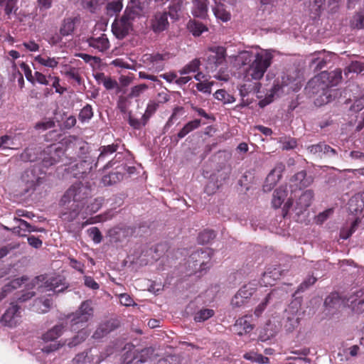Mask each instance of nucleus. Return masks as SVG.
Masks as SVG:
<instances>
[{"instance_id":"f257e3e1","label":"nucleus","mask_w":364,"mask_h":364,"mask_svg":"<svg viewBox=\"0 0 364 364\" xmlns=\"http://www.w3.org/2000/svg\"><path fill=\"white\" fill-rule=\"evenodd\" d=\"M90 190L82 183L71 186L62 196L60 205L61 207L60 217L66 222H72L77 218L82 211L84 218L88 215L97 212L102 207L104 199L97 198L90 203L88 198Z\"/></svg>"},{"instance_id":"f03ea898","label":"nucleus","mask_w":364,"mask_h":364,"mask_svg":"<svg viewBox=\"0 0 364 364\" xmlns=\"http://www.w3.org/2000/svg\"><path fill=\"white\" fill-rule=\"evenodd\" d=\"M239 58L241 59L242 65L250 63L248 68L244 71V80L250 82L259 80L263 77L272 63L274 55L269 50L262 49L254 55L252 52L242 51Z\"/></svg>"},{"instance_id":"7ed1b4c3","label":"nucleus","mask_w":364,"mask_h":364,"mask_svg":"<svg viewBox=\"0 0 364 364\" xmlns=\"http://www.w3.org/2000/svg\"><path fill=\"white\" fill-rule=\"evenodd\" d=\"M63 149L53 145L41 151L40 147L26 148L20 155L21 160L25 162H33L41 159V166L48 168L59 162L63 155Z\"/></svg>"},{"instance_id":"20e7f679","label":"nucleus","mask_w":364,"mask_h":364,"mask_svg":"<svg viewBox=\"0 0 364 364\" xmlns=\"http://www.w3.org/2000/svg\"><path fill=\"white\" fill-rule=\"evenodd\" d=\"M41 166L40 164H35L23 173L21 181L26 193L35 191L43 183L45 171L42 170Z\"/></svg>"},{"instance_id":"39448f33","label":"nucleus","mask_w":364,"mask_h":364,"mask_svg":"<svg viewBox=\"0 0 364 364\" xmlns=\"http://www.w3.org/2000/svg\"><path fill=\"white\" fill-rule=\"evenodd\" d=\"M92 315L93 309L90 303L88 301H83L78 310L67 316V318L70 321L71 330L75 331L80 328H84L83 326Z\"/></svg>"},{"instance_id":"423d86ee","label":"nucleus","mask_w":364,"mask_h":364,"mask_svg":"<svg viewBox=\"0 0 364 364\" xmlns=\"http://www.w3.org/2000/svg\"><path fill=\"white\" fill-rule=\"evenodd\" d=\"M288 190L287 186H280L275 189L272 199V205L274 208L277 209L281 208L284 203V206L282 209V214L283 218H285L290 209L293 206V198L291 197L287 198Z\"/></svg>"},{"instance_id":"0eeeda50","label":"nucleus","mask_w":364,"mask_h":364,"mask_svg":"<svg viewBox=\"0 0 364 364\" xmlns=\"http://www.w3.org/2000/svg\"><path fill=\"white\" fill-rule=\"evenodd\" d=\"M169 58L170 54L168 53H146L141 56V61L149 70L159 73L164 69L165 61L168 60Z\"/></svg>"},{"instance_id":"6e6552de","label":"nucleus","mask_w":364,"mask_h":364,"mask_svg":"<svg viewBox=\"0 0 364 364\" xmlns=\"http://www.w3.org/2000/svg\"><path fill=\"white\" fill-rule=\"evenodd\" d=\"M342 70L337 68L333 71H323L315 77L314 80L323 91L331 87L336 86L341 81Z\"/></svg>"},{"instance_id":"1a4fd4ad","label":"nucleus","mask_w":364,"mask_h":364,"mask_svg":"<svg viewBox=\"0 0 364 364\" xmlns=\"http://www.w3.org/2000/svg\"><path fill=\"white\" fill-rule=\"evenodd\" d=\"M173 7H169V11H157L154 14L149 20L150 29L154 33H160L168 29L169 23L168 21V16H171L172 18H174V15L172 14Z\"/></svg>"},{"instance_id":"9d476101","label":"nucleus","mask_w":364,"mask_h":364,"mask_svg":"<svg viewBox=\"0 0 364 364\" xmlns=\"http://www.w3.org/2000/svg\"><path fill=\"white\" fill-rule=\"evenodd\" d=\"M213 255V250L209 248L200 249L191 255L190 259L194 263L195 269L199 266L198 271L203 272L210 268V262Z\"/></svg>"},{"instance_id":"9b49d317","label":"nucleus","mask_w":364,"mask_h":364,"mask_svg":"<svg viewBox=\"0 0 364 364\" xmlns=\"http://www.w3.org/2000/svg\"><path fill=\"white\" fill-rule=\"evenodd\" d=\"M307 152L315 158H332L338 153L336 150L324 142L309 145L306 147Z\"/></svg>"},{"instance_id":"f8f14e48","label":"nucleus","mask_w":364,"mask_h":364,"mask_svg":"<svg viewBox=\"0 0 364 364\" xmlns=\"http://www.w3.org/2000/svg\"><path fill=\"white\" fill-rule=\"evenodd\" d=\"M11 306L6 309L1 318V323L6 326L14 327L21 318L20 307L17 304L11 303Z\"/></svg>"},{"instance_id":"ddd939ff","label":"nucleus","mask_w":364,"mask_h":364,"mask_svg":"<svg viewBox=\"0 0 364 364\" xmlns=\"http://www.w3.org/2000/svg\"><path fill=\"white\" fill-rule=\"evenodd\" d=\"M285 169V165L280 162L277 163L274 168L267 175L263 185L264 191H270L282 178L283 171Z\"/></svg>"},{"instance_id":"4468645a","label":"nucleus","mask_w":364,"mask_h":364,"mask_svg":"<svg viewBox=\"0 0 364 364\" xmlns=\"http://www.w3.org/2000/svg\"><path fill=\"white\" fill-rule=\"evenodd\" d=\"M68 287L65 279L60 277H50L44 283V289L46 291H52L55 294L63 292Z\"/></svg>"},{"instance_id":"2eb2a0df","label":"nucleus","mask_w":364,"mask_h":364,"mask_svg":"<svg viewBox=\"0 0 364 364\" xmlns=\"http://www.w3.org/2000/svg\"><path fill=\"white\" fill-rule=\"evenodd\" d=\"M86 42L90 47L97 50L98 52L104 53L110 47L109 39L105 33L101 34L98 37L91 36L87 38Z\"/></svg>"},{"instance_id":"dca6fc26","label":"nucleus","mask_w":364,"mask_h":364,"mask_svg":"<svg viewBox=\"0 0 364 364\" xmlns=\"http://www.w3.org/2000/svg\"><path fill=\"white\" fill-rule=\"evenodd\" d=\"M314 198V192L311 190H306L301 193L296 202L294 210L297 215L303 213L311 204Z\"/></svg>"},{"instance_id":"f3484780","label":"nucleus","mask_w":364,"mask_h":364,"mask_svg":"<svg viewBox=\"0 0 364 364\" xmlns=\"http://www.w3.org/2000/svg\"><path fill=\"white\" fill-rule=\"evenodd\" d=\"M132 29V23L121 17L119 22L113 23L112 31L117 38L122 39L127 36Z\"/></svg>"},{"instance_id":"a211bd4d","label":"nucleus","mask_w":364,"mask_h":364,"mask_svg":"<svg viewBox=\"0 0 364 364\" xmlns=\"http://www.w3.org/2000/svg\"><path fill=\"white\" fill-rule=\"evenodd\" d=\"M209 51L213 54L208 56L210 63H213L216 67L223 64L226 60V48L223 46H213L209 48Z\"/></svg>"},{"instance_id":"6ab92c4d","label":"nucleus","mask_w":364,"mask_h":364,"mask_svg":"<svg viewBox=\"0 0 364 364\" xmlns=\"http://www.w3.org/2000/svg\"><path fill=\"white\" fill-rule=\"evenodd\" d=\"M348 210L353 214L361 213L364 209V193H358L352 196L348 201Z\"/></svg>"},{"instance_id":"aec40b11","label":"nucleus","mask_w":364,"mask_h":364,"mask_svg":"<svg viewBox=\"0 0 364 364\" xmlns=\"http://www.w3.org/2000/svg\"><path fill=\"white\" fill-rule=\"evenodd\" d=\"M294 80L293 77L287 74H283L281 77V79H277L275 81L272 90L271 95L268 97H274V95H279V92L283 89V87L289 86L293 81Z\"/></svg>"},{"instance_id":"412c9836","label":"nucleus","mask_w":364,"mask_h":364,"mask_svg":"<svg viewBox=\"0 0 364 364\" xmlns=\"http://www.w3.org/2000/svg\"><path fill=\"white\" fill-rule=\"evenodd\" d=\"M120 142L121 140L118 139L112 144L101 146L99 149L100 153L97 157L96 165L100 161H105L108 156L115 153L119 149Z\"/></svg>"},{"instance_id":"4be33fe9","label":"nucleus","mask_w":364,"mask_h":364,"mask_svg":"<svg viewBox=\"0 0 364 364\" xmlns=\"http://www.w3.org/2000/svg\"><path fill=\"white\" fill-rule=\"evenodd\" d=\"M78 21L77 17H68L63 19L60 28V34L62 36L72 35L75 29L76 22Z\"/></svg>"},{"instance_id":"5701e85b","label":"nucleus","mask_w":364,"mask_h":364,"mask_svg":"<svg viewBox=\"0 0 364 364\" xmlns=\"http://www.w3.org/2000/svg\"><path fill=\"white\" fill-rule=\"evenodd\" d=\"M201 125V120L199 119H195L193 120L187 122L182 129L178 132L177 138L181 139L184 138L190 132L198 129Z\"/></svg>"},{"instance_id":"b1692460","label":"nucleus","mask_w":364,"mask_h":364,"mask_svg":"<svg viewBox=\"0 0 364 364\" xmlns=\"http://www.w3.org/2000/svg\"><path fill=\"white\" fill-rule=\"evenodd\" d=\"M207 0H193V9L192 14L194 16L205 18L207 16Z\"/></svg>"},{"instance_id":"393cba45","label":"nucleus","mask_w":364,"mask_h":364,"mask_svg":"<svg viewBox=\"0 0 364 364\" xmlns=\"http://www.w3.org/2000/svg\"><path fill=\"white\" fill-rule=\"evenodd\" d=\"M59 59V58L49 57L46 54L38 55L34 58V60L40 65L53 69L58 67Z\"/></svg>"},{"instance_id":"a878e982","label":"nucleus","mask_w":364,"mask_h":364,"mask_svg":"<svg viewBox=\"0 0 364 364\" xmlns=\"http://www.w3.org/2000/svg\"><path fill=\"white\" fill-rule=\"evenodd\" d=\"M291 181L294 183V186L299 187V189L308 186L311 182V178H306V172L305 171H301L294 174Z\"/></svg>"},{"instance_id":"bb28decb","label":"nucleus","mask_w":364,"mask_h":364,"mask_svg":"<svg viewBox=\"0 0 364 364\" xmlns=\"http://www.w3.org/2000/svg\"><path fill=\"white\" fill-rule=\"evenodd\" d=\"M63 328L64 326L62 324L55 325L43 335L42 339L46 342L53 341L62 335Z\"/></svg>"},{"instance_id":"cd10ccee","label":"nucleus","mask_w":364,"mask_h":364,"mask_svg":"<svg viewBox=\"0 0 364 364\" xmlns=\"http://www.w3.org/2000/svg\"><path fill=\"white\" fill-rule=\"evenodd\" d=\"M188 28L194 36H200L203 32L208 31L205 25L196 20L188 21Z\"/></svg>"},{"instance_id":"c85d7f7f","label":"nucleus","mask_w":364,"mask_h":364,"mask_svg":"<svg viewBox=\"0 0 364 364\" xmlns=\"http://www.w3.org/2000/svg\"><path fill=\"white\" fill-rule=\"evenodd\" d=\"M291 353L298 355V357H289V360H297L299 364H310L311 363V359L306 358V356L310 353L309 348H304L301 350H296L291 351Z\"/></svg>"},{"instance_id":"c756f323","label":"nucleus","mask_w":364,"mask_h":364,"mask_svg":"<svg viewBox=\"0 0 364 364\" xmlns=\"http://www.w3.org/2000/svg\"><path fill=\"white\" fill-rule=\"evenodd\" d=\"M52 305V301L49 299H37L34 301L33 307L35 311L39 314L48 312Z\"/></svg>"},{"instance_id":"7c9ffc66","label":"nucleus","mask_w":364,"mask_h":364,"mask_svg":"<svg viewBox=\"0 0 364 364\" xmlns=\"http://www.w3.org/2000/svg\"><path fill=\"white\" fill-rule=\"evenodd\" d=\"M77 335L75 336L72 340L68 343L70 348H73L74 346H77L78 344L83 342L89 336L90 333L87 329L82 328L81 329L78 328Z\"/></svg>"},{"instance_id":"2f4dec72","label":"nucleus","mask_w":364,"mask_h":364,"mask_svg":"<svg viewBox=\"0 0 364 364\" xmlns=\"http://www.w3.org/2000/svg\"><path fill=\"white\" fill-rule=\"evenodd\" d=\"M124 175L118 171L111 172L108 175L103 176L102 181L104 185L111 186L117 183L123 179Z\"/></svg>"},{"instance_id":"473e14b6","label":"nucleus","mask_w":364,"mask_h":364,"mask_svg":"<svg viewBox=\"0 0 364 364\" xmlns=\"http://www.w3.org/2000/svg\"><path fill=\"white\" fill-rule=\"evenodd\" d=\"M256 287V284L250 283L247 284H245L238 290V295H241L242 297H243V299H246L248 301V300L255 293L257 288Z\"/></svg>"},{"instance_id":"72a5a7b5","label":"nucleus","mask_w":364,"mask_h":364,"mask_svg":"<svg viewBox=\"0 0 364 364\" xmlns=\"http://www.w3.org/2000/svg\"><path fill=\"white\" fill-rule=\"evenodd\" d=\"M216 236L214 230H204L200 232L198 236V242L201 245L208 244L211 242Z\"/></svg>"},{"instance_id":"f704fd0d","label":"nucleus","mask_w":364,"mask_h":364,"mask_svg":"<svg viewBox=\"0 0 364 364\" xmlns=\"http://www.w3.org/2000/svg\"><path fill=\"white\" fill-rule=\"evenodd\" d=\"M215 311L210 309H202L197 311L194 316V321L196 322H203L208 318L213 317Z\"/></svg>"},{"instance_id":"c9c22d12","label":"nucleus","mask_w":364,"mask_h":364,"mask_svg":"<svg viewBox=\"0 0 364 364\" xmlns=\"http://www.w3.org/2000/svg\"><path fill=\"white\" fill-rule=\"evenodd\" d=\"M214 97L215 99L223 102L224 104H230L235 101V98L232 95L223 89L217 90L214 93Z\"/></svg>"},{"instance_id":"e433bc0d","label":"nucleus","mask_w":364,"mask_h":364,"mask_svg":"<svg viewBox=\"0 0 364 364\" xmlns=\"http://www.w3.org/2000/svg\"><path fill=\"white\" fill-rule=\"evenodd\" d=\"M200 66V61L198 58H195L191 60L188 64L185 65L181 70H179V73L181 75H186L190 74L191 73H195L198 70Z\"/></svg>"},{"instance_id":"4c0bfd02","label":"nucleus","mask_w":364,"mask_h":364,"mask_svg":"<svg viewBox=\"0 0 364 364\" xmlns=\"http://www.w3.org/2000/svg\"><path fill=\"white\" fill-rule=\"evenodd\" d=\"M159 107V103L155 101H150L148 103L145 112L142 115L145 123H148L149 119L156 112Z\"/></svg>"},{"instance_id":"58836bf2","label":"nucleus","mask_w":364,"mask_h":364,"mask_svg":"<svg viewBox=\"0 0 364 364\" xmlns=\"http://www.w3.org/2000/svg\"><path fill=\"white\" fill-rule=\"evenodd\" d=\"M213 12L217 18L221 19L223 21L230 20V14L227 11L223 4L217 5L213 8Z\"/></svg>"},{"instance_id":"ea45409f","label":"nucleus","mask_w":364,"mask_h":364,"mask_svg":"<svg viewBox=\"0 0 364 364\" xmlns=\"http://www.w3.org/2000/svg\"><path fill=\"white\" fill-rule=\"evenodd\" d=\"M16 222L18 223V226L14 228V232L18 233L20 236H26V232H28L31 225L22 219H17Z\"/></svg>"},{"instance_id":"a19ab883","label":"nucleus","mask_w":364,"mask_h":364,"mask_svg":"<svg viewBox=\"0 0 364 364\" xmlns=\"http://www.w3.org/2000/svg\"><path fill=\"white\" fill-rule=\"evenodd\" d=\"M235 326L242 328V331L238 333L239 335L250 333L253 329V326L247 320L246 317L237 319Z\"/></svg>"},{"instance_id":"79ce46f5","label":"nucleus","mask_w":364,"mask_h":364,"mask_svg":"<svg viewBox=\"0 0 364 364\" xmlns=\"http://www.w3.org/2000/svg\"><path fill=\"white\" fill-rule=\"evenodd\" d=\"M317 281V278L313 274L309 275L298 287L296 293L303 292L313 286Z\"/></svg>"},{"instance_id":"37998d69","label":"nucleus","mask_w":364,"mask_h":364,"mask_svg":"<svg viewBox=\"0 0 364 364\" xmlns=\"http://www.w3.org/2000/svg\"><path fill=\"white\" fill-rule=\"evenodd\" d=\"M19 282L17 279L12 280L8 284H5L1 289V292L0 294V301L5 298L9 293H10L14 289H16L19 286Z\"/></svg>"},{"instance_id":"c03bdc74","label":"nucleus","mask_w":364,"mask_h":364,"mask_svg":"<svg viewBox=\"0 0 364 364\" xmlns=\"http://www.w3.org/2000/svg\"><path fill=\"white\" fill-rule=\"evenodd\" d=\"M364 70V63L360 61H352L350 65L345 69V75L350 73H360Z\"/></svg>"},{"instance_id":"a18cd8bd","label":"nucleus","mask_w":364,"mask_h":364,"mask_svg":"<svg viewBox=\"0 0 364 364\" xmlns=\"http://www.w3.org/2000/svg\"><path fill=\"white\" fill-rule=\"evenodd\" d=\"M93 117V110L90 105H86L80 112L79 119L81 122H85Z\"/></svg>"},{"instance_id":"49530a36","label":"nucleus","mask_w":364,"mask_h":364,"mask_svg":"<svg viewBox=\"0 0 364 364\" xmlns=\"http://www.w3.org/2000/svg\"><path fill=\"white\" fill-rule=\"evenodd\" d=\"M87 235L95 244H99L102 240V235L97 227H92L87 230Z\"/></svg>"},{"instance_id":"de8ad7c7","label":"nucleus","mask_w":364,"mask_h":364,"mask_svg":"<svg viewBox=\"0 0 364 364\" xmlns=\"http://www.w3.org/2000/svg\"><path fill=\"white\" fill-rule=\"evenodd\" d=\"M16 4L17 1H14L5 0V1H0V4L4 6L5 14L9 17L12 13H16L18 10Z\"/></svg>"},{"instance_id":"09e8293b","label":"nucleus","mask_w":364,"mask_h":364,"mask_svg":"<svg viewBox=\"0 0 364 364\" xmlns=\"http://www.w3.org/2000/svg\"><path fill=\"white\" fill-rule=\"evenodd\" d=\"M129 95L127 96H119L117 106V108L120 110L122 113H126L127 112L128 107L130 105V102L129 100Z\"/></svg>"},{"instance_id":"8fccbe9b","label":"nucleus","mask_w":364,"mask_h":364,"mask_svg":"<svg viewBox=\"0 0 364 364\" xmlns=\"http://www.w3.org/2000/svg\"><path fill=\"white\" fill-rule=\"evenodd\" d=\"M122 7L123 4L120 0L109 2L107 5V12L111 15L119 13Z\"/></svg>"},{"instance_id":"3c124183","label":"nucleus","mask_w":364,"mask_h":364,"mask_svg":"<svg viewBox=\"0 0 364 364\" xmlns=\"http://www.w3.org/2000/svg\"><path fill=\"white\" fill-rule=\"evenodd\" d=\"M103 85L107 90H116L117 93L121 92V87L117 81L109 76L105 80Z\"/></svg>"},{"instance_id":"603ef678","label":"nucleus","mask_w":364,"mask_h":364,"mask_svg":"<svg viewBox=\"0 0 364 364\" xmlns=\"http://www.w3.org/2000/svg\"><path fill=\"white\" fill-rule=\"evenodd\" d=\"M147 88L148 86L146 84L136 85L131 89L130 92L128 94L129 97L134 98L139 97Z\"/></svg>"},{"instance_id":"864d4df0","label":"nucleus","mask_w":364,"mask_h":364,"mask_svg":"<svg viewBox=\"0 0 364 364\" xmlns=\"http://www.w3.org/2000/svg\"><path fill=\"white\" fill-rule=\"evenodd\" d=\"M128 122L129 124L134 129H140L147 124L144 122L143 116L141 117V119H138L129 115Z\"/></svg>"},{"instance_id":"5fc2aeb1","label":"nucleus","mask_w":364,"mask_h":364,"mask_svg":"<svg viewBox=\"0 0 364 364\" xmlns=\"http://www.w3.org/2000/svg\"><path fill=\"white\" fill-rule=\"evenodd\" d=\"M270 297L271 294H268L263 299V301L256 307L255 310V314L256 316L258 317L263 313L269 302Z\"/></svg>"},{"instance_id":"6e6d98bb","label":"nucleus","mask_w":364,"mask_h":364,"mask_svg":"<svg viewBox=\"0 0 364 364\" xmlns=\"http://www.w3.org/2000/svg\"><path fill=\"white\" fill-rule=\"evenodd\" d=\"M14 144L11 137L9 135H4L0 137V149H13L10 146Z\"/></svg>"},{"instance_id":"4d7b16f0","label":"nucleus","mask_w":364,"mask_h":364,"mask_svg":"<svg viewBox=\"0 0 364 364\" xmlns=\"http://www.w3.org/2000/svg\"><path fill=\"white\" fill-rule=\"evenodd\" d=\"M20 68L24 73L26 80L32 84H34V77L32 75V70H31L29 65L26 63L23 62L20 64Z\"/></svg>"},{"instance_id":"13d9d810","label":"nucleus","mask_w":364,"mask_h":364,"mask_svg":"<svg viewBox=\"0 0 364 364\" xmlns=\"http://www.w3.org/2000/svg\"><path fill=\"white\" fill-rule=\"evenodd\" d=\"M247 302V301L243 299L241 295H238V292H237L231 300V306L233 308H239L245 305Z\"/></svg>"},{"instance_id":"bf43d9fd","label":"nucleus","mask_w":364,"mask_h":364,"mask_svg":"<svg viewBox=\"0 0 364 364\" xmlns=\"http://www.w3.org/2000/svg\"><path fill=\"white\" fill-rule=\"evenodd\" d=\"M130 2L134 8L142 11L148 7L150 0H130Z\"/></svg>"},{"instance_id":"052dcab7","label":"nucleus","mask_w":364,"mask_h":364,"mask_svg":"<svg viewBox=\"0 0 364 364\" xmlns=\"http://www.w3.org/2000/svg\"><path fill=\"white\" fill-rule=\"evenodd\" d=\"M65 75L69 78L75 80L77 82L79 85L81 84L82 82V77L79 74L78 71L74 68H72L69 70H68L65 73Z\"/></svg>"},{"instance_id":"680f3d73","label":"nucleus","mask_w":364,"mask_h":364,"mask_svg":"<svg viewBox=\"0 0 364 364\" xmlns=\"http://www.w3.org/2000/svg\"><path fill=\"white\" fill-rule=\"evenodd\" d=\"M213 84V82L203 81L197 83L196 87L198 91L210 94L211 92V86Z\"/></svg>"},{"instance_id":"e2e57ef3","label":"nucleus","mask_w":364,"mask_h":364,"mask_svg":"<svg viewBox=\"0 0 364 364\" xmlns=\"http://www.w3.org/2000/svg\"><path fill=\"white\" fill-rule=\"evenodd\" d=\"M34 77V83L38 82L41 85H48L49 84L48 82V76L47 77L46 75L38 72L36 71L33 75Z\"/></svg>"},{"instance_id":"0e129e2a","label":"nucleus","mask_w":364,"mask_h":364,"mask_svg":"<svg viewBox=\"0 0 364 364\" xmlns=\"http://www.w3.org/2000/svg\"><path fill=\"white\" fill-rule=\"evenodd\" d=\"M18 244L10 243L0 247V259L6 256L11 250L18 247Z\"/></svg>"},{"instance_id":"69168bd1","label":"nucleus","mask_w":364,"mask_h":364,"mask_svg":"<svg viewBox=\"0 0 364 364\" xmlns=\"http://www.w3.org/2000/svg\"><path fill=\"white\" fill-rule=\"evenodd\" d=\"M27 241L30 246L36 249L41 248L43 245L42 240L34 235L28 236Z\"/></svg>"},{"instance_id":"338daca9","label":"nucleus","mask_w":364,"mask_h":364,"mask_svg":"<svg viewBox=\"0 0 364 364\" xmlns=\"http://www.w3.org/2000/svg\"><path fill=\"white\" fill-rule=\"evenodd\" d=\"M276 270L277 269H274V272L269 271V269H267L266 272H264V274H263L264 282L267 283V284L272 285V284L269 281H266V280H267L268 278L273 277L274 280H276V279H279V277L280 276V272H279V270L276 272Z\"/></svg>"},{"instance_id":"774afa93","label":"nucleus","mask_w":364,"mask_h":364,"mask_svg":"<svg viewBox=\"0 0 364 364\" xmlns=\"http://www.w3.org/2000/svg\"><path fill=\"white\" fill-rule=\"evenodd\" d=\"M35 296V292L31 291H28L26 292H22L20 296L16 297L17 303H23L25 302Z\"/></svg>"}]
</instances>
